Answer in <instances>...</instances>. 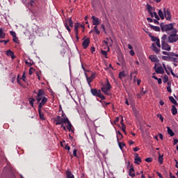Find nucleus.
Wrapping results in <instances>:
<instances>
[{
  "instance_id": "28",
  "label": "nucleus",
  "mask_w": 178,
  "mask_h": 178,
  "mask_svg": "<svg viewBox=\"0 0 178 178\" xmlns=\"http://www.w3.org/2000/svg\"><path fill=\"white\" fill-rule=\"evenodd\" d=\"M66 178H74V175L72 174V172L67 170L66 172Z\"/></svg>"
},
{
  "instance_id": "22",
  "label": "nucleus",
  "mask_w": 178,
  "mask_h": 178,
  "mask_svg": "<svg viewBox=\"0 0 178 178\" xmlns=\"http://www.w3.org/2000/svg\"><path fill=\"white\" fill-rule=\"evenodd\" d=\"M149 26L150 29L152 30H154V31H161V28H159V26H155L151 24H149Z\"/></svg>"
},
{
  "instance_id": "62",
  "label": "nucleus",
  "mask_w": 178,
  "mask_h": 178,
  "mask_svg": "<svg viewBox=\"0 0 178 178\" xmlns=\"http://www.w3.org/2000/svg\"><path fill=\"white\" fill-rule=\"evenodd\" d=\"M163 55H167L168 56H169L170 52H168V51H163L162 52Z\"/></svg>"
},
{
  "instance_id": "45",
  "label": "nucleus",
  "mask_w": 178,
  "mask_h": 178,
  "mask_svg": "<svg viewBox=\"0 0 178 178\" xmlns=\"http://www.w3.org/2000/svg\"><path fill=\"white\" fill-rule=\"evenodd\" d=\"M65 27L69 33H70V27H69V25L67 24V22L65 23Z\"/></svg>"
},
{
  "instance_id": "40",
  "label": "nucleus",
  "mask_w": 178,
  "mask_h": 178,
  "mask_svg": "<svg viewBox=\"0 0 178 178\" xmlns=\"http://www.w3.org/2000/svg\"><path fill=\"white\" fill-rule=\"evenodd\" d=\"M162 65H163V69H165L167 74H170V72H168V68H167L168 67H166V65L165 64V63H163Z\"/></svg>"
},
{
  "instance_id": "27",
  "label": "nucleus",
  "mask_w": 178,
  "mask_h": 178,
  "mask_svg": "<svg viewBox=\"0 0 178 178\" xmlns=\"http://www.w3.org/2000/svg\"><path fill=\"white\" fill-rule=\"evenodd\" d=\"M108 41H111V43H109L108 41L104 40V42L105 44V45H106L108 47V52L109 51V47H112V39H110Z\"/></svg>"
},
{
  "instance_id": "24",
  "label": "nucleus",
  "mask_w": 178,
  "mask_h": 178,
  "mask_svg": "<svg viewBox=\"0 0 178 178\" xmlns=\"http://www.w3.org/2000/svg\"><path fill=\"white\" fill-rule=\"evenodd\" d=\"M159 163L160 165H162L163 163V154H161V153L159 152Z\"/></svg>"
},
{
  "instance_id": "1",
  "label": "nucleus",
  "mask_w": 178,
  "mask_h": 178,
  "mask_svg": "<svg viewBox=\"0 0 178 178\" xmlns=\"http://www.w3.org/2000/svg\"><path fill=\"white\" fill-rule=\"evenodd\" d=\"M35 94H37L36 96V101L38 104V113L39 116L41 120H45V115H44V113L41 112V109H42V106L45 105L48 102V98L44 97L45 95V90L44 89H39L38 92H34Z\"/></svg>"
},
{
  "instance_id": "59",
  "label": "nucleus",
  "mask_w": 178,
  "mask_h": 178,
  "mask_svg": "<svg viewBox=\"0 0 178 178\" xmlns=\"http://www.w3.org/2000/svg\"><path fill=\"white\" fill-rule=\"evenodd\" d=\"M148 12L151 16V17H154V15H153V13H152V9H150V10H148Z\"/></svg>"
},
{
  "instance_id": "38",
  "label": "nucleus",
  "mask_w": 178,
  "mask_h": 178,
  "mask_svg": "<svg viewBox=\"0 0 178 178\" xmlns=\"http://www.w3.org/2000/svg\"><path fill=\"white\" fill-rule=\"evenodd\" d=\"M118 143L120 149H123V147H126V144H124V143L119 142V141Z\"/></svg>"
},
{
  "instance_id": "46",
  "label": "nucleus",
  "mask_w": 178,
  "mask_h": 178,
  "mask_svg": "<svg viewBox=\"0 0 178 178\" xmlns=\"http://www.w3.org/2000/svg\"><path fill=\"white\" fill-rule=\"evenodd\" d=\"M65 27L69 33H70V27H69V25L67 24V22L65 23Z\"/></svg>"
},
{
  "instance_id": "9",
  "label": "nucleus",
  "mask_w": 178,
  "mask_h": 178,
  "mask_svg": "<svg viewBox=\"0 0 178 178\" xmlns=\"http://www.w3.org/2000/svg\"><path fill=\"white\" fill-rule=\"evenodd\" d=\"M23 3L25 5V6H27L29 9L31 8H34L37 3H35V1L34 0H25L23 1Z\"/></svg>"
},
{
  "instance_id": "26",
  "label": "nucleus",
  "mask_w": 178,
  "mask_h": 178,
  "mask_svg": "<svg viewBox=\"0 0 178 178\" xmlns=\"http://www.w3.org/2000/svg\"><path fill=\"white\" fill-rule=\"evenodd\" d=\"M167 130H168V134L170 136V137H173V136H175V132H173V130H172L170 127H168Z\"/></svg>"
},
{
  "instance_id": "32",
  "label": "nucleus",
  "mask_w": 178,
  "mask_h": 178,
  "mask_svg": "<svg viewBox=\"0 0 178 178\" xmlns=\"http://www.w3.org/2000/svg\"><path fill=\"white\" fill-rule=\"evenodd\" d=\"M93 31L97 34V35H99L101 34V31H99V29H98V26H95Z\"/></svg>"
},
{
  "instance_id": "31",
  "label": "nucleus",
  "mask_w": 178,
  "mask_h": 178,
  "mask_svg": "<svg viewBox=\"0 0 178 178\" xmlns=\"http://www.w3.org/2000/svg\"><path fill=\"white\" fill-rule=\"evenodd\" d=\"M169 99H170V102H172V104H174V105H177V102L176 101V99H175V98L173 97L170 96Z\"/></svg>"
},
{
  "instance_id": "58",
  "label": "nucleus",
  "mask_w": 178,
  "mask_h": 178,
  "mask_svg": "<svg viewBox=\"0 0 178 178\" xmlns=\"http://www.w3.org/2000/svg\"><path fill=\"white\" fill-rule=\"evenodd\" d=\"M65 149H67V151H70V146L69 145H65Z\"/></svg>"
},
{
  "instance_id": "56",
  "label": "nucleus",
  "mask_w": 178,
  "mask_h": 178,
  "mask_svg": "<svg viewBox=\"0 0 178 178\" xmlns=\"http://www.w3.org/2000/svg\"><path fill=\"white\" fill-rule=\"evenodd\" d=\"M122 130L126 134V125H122Z\"/></svg>"
},
{
  "instance_id": "34",
  "label": "nucleus",
  "mask_w": 178,
  "mask_h": 178,
  "mask_svg": "<svg viewBox=\"0 0 178 178\" xmlns=\"http://www.w3.org/2000/svg\"><path fill=\"white\" fill-rule=\"evenodd\" d=\"M169 56H170V59H172V58H175V57L178 58V54L174 52H170Z\"/></svg>"
},
{
  "instance_id": "49",
  "label": "nucleus",
  "mask_w": 178,
  "mask_h": 178,
  "mask_svg": "<svg viewBox=\"0 0 178 178\" xmlns=\"http://www.w3.org/2000/svg\"><path fill=\"white\" fill-rule=\"evenodd\" d=\"M10 35H12V37H13V38L16 37V32H15V31H11L10 32Z\"/></svg>"
},
{
  "instance_id": "54",
  "label": "nucleus",
  "mask_w": 178,
  "mask_h": 178,
  "mask_svg": "<svg viewBox=\"0 0 178 178\" xmlns=\"http://www.w3.org/2000/svg\"><path fill=\"white\" fill-rule=\"evenodd\" d=\"M22 80H23V81H26V73H23L22 76Z\"/></svg>"
},
{
  "instance_id": "18",
  "label": "nucleus",
  "mask_w": 178,
  "mask_h": 178,
  "mask_svg": "<svg viewBox=\"0 0 178 178\" xmlns=\"http://www.w3.org/2000/svg\"><path fill=\"white\" fill-rule=\"evenodd\" d=\"M65 120H66L65 123H67V129L68 131H71L72 133H73V129H72V123L69 120V118L66 119Z\"/></svg>"
},
{
  "instance_id": "50",
  "label": "nucleus",
  "mask_w": 178,
  "mask_h": 178,
  "mask_svg": "<svg viewBox=\"0 0 178 178\" xmlns=\"http://www.w3.org/2000/svg\"><path fill=\"white\" fill-rule=\"evenodd\" d=\"M170 60L172 61V62H176V63H177L178 61V58H175V57H172L171 58H170Z\"/></svg>"
},
{
  "instance_id": "51",
  "label": "nucleus",
  "mask_w": 178,
  "mask_h": 178,
  "mask_svg": "<svg viewBox=\"0 0 178 178\" xmlns=\"http://www.w3.org/2000/svg\"><path fill=\"white\" fill-rule=\"evenodd\" d=\"M102 55L106 56V58H108V57H106V55H108V51H104V50H102Z\"/></svg>"
},
{
  "instance_id": "21",
  "label": "nucleus",
  "mask_w": 178,
  "mask_h": 178,
  "mask_svg": "<svg viewBox=\"0 0 178 178\" xmlns=\"http://www.w3.org/2000/svg\"><path fill=\"white\" fill-rule=\"evenodd\" d=\"M7 56H10L12 59H15V53L12 51L11 50H7L6 52Z\"/></svg>"
},
{
  "instance_id": "12",
  "label": "nucleus",
  "mask_w": 178,
  "mask_h": 178,
  "mask_svg": "<svg viewBox=\"0 0 178 178\" xmlns=\"http://www.w3.org/2000/svg\"><path fill=\"white\" fill-rule=\"evenodd\" d=\"M161 49H163L164 51H170L172 48L170 47V45L165 42L161 43Z\"/></svg>"
},
{
  "instance_id": "20",
  "label": "nucleus",
  "mask_w": 178,
  "mask_h": 178,
  "mask_svg": "<svg viewBox=\"0 0 178 178\" xmlns=\"http://www.w3.org/2000/svg\"><path fill=\"white\" fill-rule=\"evenodd\" d=\"M88 45H90V39L86 38L85 40L83 42V47L84 49H87L88 48Z\"/></svg>"
},
{
  "instance_id": "17",
  "label": "nucleus",
  "mask_w": 178,
  "mask_h": 178,
  "mask_svg": "<svg viewBox=\"0 0 178 178\" xmlns=\"http://www.w3.org/2000/svg\"><path fill=\"white\" fill-rule=\"evenodd\" d=\"M149 59H150V60H152L154 63H158V62H159V59L158 58L156 55H151V56H149Z\"/></svg>"
},
{
  "instance_id": "23",
  "label": "nucleus",
  "mask_w": 178,
  "mask_h": 178,
  "mask_svg": "<svg viewBox=\"0 0 178 178\" xmlns=\"http://www.w3.org/2000/svg\"><path fill=\"white\" fill-rule=\"evenodd\" d=\"M117 134V141L119 142V140H122L123 138V135L119 131L116 132Z\"/></svg>"
},
{
  "instance_id": "25",
  "label": "nucleus",
  "mask_w": 178,
  "mask_h": 178,
  "mask_svg": "<svg viewBox=\"0 0 178 178\" xmlns=\"http://www.w3.org/2000/svg\"><path fill=\"white\" fill-rule=\"evenodd\" d=\"M158 14L159 16L161 17V20H163V19H165V14L163 13V11H162V10H159Z\"/></svg>"
},
{
  "instance_id": "57",
  "label": "nucleus",
  "mask_w": 178,
  "mask_h": 178,
  "mask_svg": "<svg viewBox=\"0 0 178 178\" xmlns=\"http://www.w3.org/2000/svg\"><path fill=\"white\" fill-rule=\"evenodd\" d=\"M143 90H144V88H143L141 92H140L141 95H145V94H147V90L144 91Z\"/></svg>"
},
{
  "instance_id": "41",
  "label": "nucleus",
  "mask_w": 178,
  "mask_h": 178,
  "mask_svg": "<svg viewBox=\"0 0 178 178\" xmlns=\"http://www.w3.org/2000/svg\"><path fill=\"white\" fill-rule=\"evenodd\" d=\"M168 80H169V76H168V75H165L163 79V83H168Z\"/></svg>"
},
{
  "instance_id": "37",
  "label": "nucleus",
  "mask_w": 178,
  "mask_h": 178,
  "mask_svg": "<svg viewBox=\"0 0 178 178\" xmlns=\"http://www.w3.org/2000/svg\"><path fill=\"white\" fill-rule=\"evenodd\" d=\"M34 102H35V99L29 98V104L31 105V106H34Z\"/></svg>"
},
{
  "instance_id": "8",
  "label": "nucleus",
  "mask_w": 178,
  "mask_h": 178,
  "mask_svg": "<svg viewBox=\"0 0 178 178\" xmlns=\"http://www.w3.org/2000/svg\"><path fill=\"white\" fill-rule=\"evenodd\" d=\"M127 168L129 169V175L131 177H136V171L133 165H130V162L127 163Z\"/></svg>"
},
{
  "instance_id": "4",
  "label": "nucleus",
  "mask_w": 178,
  "mask_h": 178,
  "mask_svg": "<svg viewBox=\"0 0 178 178\" xmlns=\"http://www.w3.org/2000/svg\"><path fill=\"white\" fill-rule=\"evenodd\" d=\"M172 33L168 38V42L173 43L177 42L178 41V35L177 29H173L171 32Z\"/></svg>"
},
{
  "instance_id": "30",
  "label": "nucleus",
  "mask_w": 178,
  "mask_h": 178,
  "mask_svg": "<svg viewBox=\"0 0 178 178\" xmlns=\"http://www.w3.org/2000/svg\"><path fill=\"white\" fill-rule=\"evenodd\" d=\"M6 36V33L3 32V29H0V38H5Z\"/></svg>"
},
{
  "instance_id": "14",
  "label": "nucleus",
  "mask_w": 178,
  "mask_h": 178,
  "mask_svg": "<svg viewBox=\"0 0 178 178\" xmlns=\"http://www.w3.org/2000/svg\"><path fill=\"white\" fill-rule=\"evenodd\" d=\"M156 73H158L159 74H163L165 73V70H163V67L162 66L160 67H154Z\"/></svg>"
},
{
  "instance_id": "19",
  "label": "nucleus",
  "mask_w": 178,
  "mask_h": 178,
  "mask_svg": "<svg viewBox=\"0 0 178 178\" xmlns=\"http://www.w3.org/2000/svg\"><path fill=\"white\" fill-rule=\"evenodd\" d=\"M80 27H84V26H83L79 23H75L74 30L76 33V35H77L79 34V29H80Z\"/></svg>"
},
{
  "instance_id": "13",
  "label": "nucleus",
  "mask_w": 178,
  "mask_h": 178,
  "mask_svg": "<svg viewBox=\"0 0 178 178\" xmlns=\"http://www.w3.org/2000/svg\"><path fill=\"white\" fill-rule=\"evenodd\" d=\"M92 19L93 26H98L99 24H101V19H99V18L96 17L95 16H92Z\"/></svg>"
},
{
  "instance_id": "29",
  "label": "nucleus",
  "mask_w": 178,
  "mask_h": 178,
  "mask_svg": "<svg viewBox=\"0 0 178 178\" xmlns=\"http://www.w3.org/2000/svg\"><path fill=\"white\" fill-rule=\"evenodd\" d=\"M171 112L172 115H177V108L175 106H172Z\"/></svg>"
},
{
  "instance_id": "47",
  "label": "nucleus",
  "mask_w": 178,
  "mask_h": 178,
  "mask_svg": "<svg viewBox=\"0 0 178 178\" xmlns=\"http://www.w3.org/2000/svg\"><path fill=\"white\" fill-rule=\"evenodd\" d=\"M73 156H75L76 158H79V156H77V149H74L73 150Z\"/></svg>"
},
{
  "instance_id": "64",
  "label": "nucleus",
  "mask_w": 178,
  "mask_h": 178,
  "mask_svg": "<svg viewBox=\"0 0 178 178\" xmlns=\"http://www.w3.org/2000/svg\"><path fill=\"white\" fill-rule=\"evenodd\" d=\"M159 104H160L161 106H163V105H165V102H163V100H160V101H159Z\"/></svg>"
},
{
  "instance_id": "7",
  "label": "nucleus",
  "mask_w": 178,
  "mask_h": 178,
  "mask_svg": "<svg viewBox=\"0 0 178 178\" xmlns=\"http://www.w3.org/2000/svg\"><path fill=\"white\" fill-rule=\"evenodd\" d=\"M161 30L162 31H173V30H176V29H175L173 27V24H165V25H163L161 26Z\"/></svg>"
},
{
  "instance_id": "60",
  "label": "nucleus",
  "mask_w": 178,
  "mask_h": 178,
  "mask_svg": "<svg viewBox=\"0 0 178 178\" xmlns=\"http://www.w3.org/2000/svg\"><path fill=\"white\" fill-rule=\"evenodd\" d=\"M129 54H130V56H134V55H135V53H134V50H131V51H129Z\"/></svg>"
},
{
  "instance_id": "10",
  "label": "nucleus",
  "mask_w": 178,
  "mask_h": 178,
  "mask_svg": "<svg viewBox=\"0 0 178 178\" xmlns=\"http://www.w3.org/2000/svg\"><path fill=\"white\" fill-rule=\"evenodd\" d=\"M163 14L164 18L166 19V20H168V22L172 20V13H170V10H169V9L163 8Z\"/></svg>"
},
{
  "instance_id": "44",
  "label": "nucleus",
  "mask_w": 178,
  "mask_h": 178,
  "mask_svg": "<svg viewBox=\"0 0 178 178\" xmlns=\"http://www.w3.org/2000/svg\"><path fill=\"white\" fill-rule=\"evenodd\" d=\"M34 72V68L33 67H30L29 70V76H31V74H33V72Z\"/></svg>"
},
{
  "instance_id": "35",
  "label": "nucleus",
  "mask_w": 178,
  "mask_h": 178,
  "mask_svg": "<svg viewBox=\"0 0 178 178\" xmlns=\"http://www.w3.org/2000/svg\"><path fill=\"white\" fill-rule=\"evenodd\" d=\"M166 40H168V35H163L161 38V44L166 42Z\"/></svg>"
},
{
  "instance_id": "55",
  "label": "nucleus",
  "mask_w": 178,
  "mask_h": 178,
  "mask_svg": "<svg viewBox=\"0 0 178 178\" xmlns=\"http://www.w3.org/2000/svg\"><path fill=\"white\" fill-rule=\"evenodd\" d=\"M162 59L163 60H169V57L166 56H163Z\"/></svg>"
},
{
  "instance_id": "36",
  "label": "nucleus",
  "mask_w": 178,
  "mask_h": 178,
  "mask_svg": "<svg viewBox=\"0 0 178 178\" xmlns=\"http://www.w3.org/2000/svg\"><path fill=\"white\" fill-rule=\"evenodd\" d=\"M123 77H126V74L122 71L119 73V79H122Z\"/></svg>"
},
{
  "instance_id": "52",
  "label": "nucleus",
  "mask_w": 178,
  "mask_h": 178,
  "mask_svg": "<svg viewBox=\"0 0 178 178\" xmlns=\"http://www.w3.org/2000/svg\"><path fill=\"white\" fill-rule=\"evenodd\" d=\"M92 140L93 141V144H95L97 143V140L95 139V136L91 135Z\"/></svg>"
},
{
  "instance_id": "16",
  "label": "nucleus",
  "mask_w": 178,
  "mask_h": 178,
  "mask_svg": "<svg viewBox=\"0 0 178 178\" xmlns=\"http://www.w3.org/2000/svg\"><path fill=\"white\" fill-rule=\"evenodd\" d=\"M134 156H135L134 163H136V165H140L141 162V157H140V156L137 153H136Z\"/></svg>"
},
{
  "instance_id": "61",
  "label": "nucleus",
  "mask_w": 178,
  "mask_h": 178,
  "mask_svg": "<svg viewBox=\"0 0 178 178\" xmlns=\"http://www.w3.org/2000/svg\"><path fill=\"white\" fill-rule=\"evenodd\" d=\"M61 125V127L65 131H66V127H65V123L60 124Z\"/></svg>"
},
{
  "instance_id": "6",
  "label": "nucleus",
  "mask_w": 178,
  "mask_h": 178,
  "mask_svg": "<svg viewBox=\"0 0 178 178\" xmlns=\"http://www.w3.org/2000/svg\"><path fill=\"white\" fill-rule=\"evenodd\" d=\"M146 33L148 34L149 37H150L152 41L153 42H156V45L158 47V48H161V40H159V38L152 35V34L149 32Z\"/></svg>"
},
{
  "instance_id": "2",
  "label": "nucleus",
  "mask_w": 178,
  "mask_h": 178,
  "mask_svg": "<svg viewBox=\"0 0 178 178\" xmlns=\"http://www.w3.org/2000/svg\"><path fill=\"white\" fill-rule=\"evenodd\" d=\"M66 115L62 111V118L60 115H56L53 118L54 122L56 123V126H59V124H62V123H66Z\"/></svg>"
},
{
  "instance_id": "11",
  "label": "nucleus",
  "mask_w": 178,
  "mask_h": 178,
  "mask_svg": "<svg viewBox=\"0 0 178 178\" xmlns=\"http://www.w3.org/2000/svg\"><path fill=\"white\" fill-rule=\"evenodd\" d=\"M96 76H97V73H95V72L92 73L90 76H86V79H87L88 86H91V83H92V80H94V79H95Z\"/></svg>"
},
{
  "instance_id": "63",
  "label": "nucleus",
  "mask_w": 178,
  "mask_h": 178,
  "mask_svg": "<svg viewBox=\"0 0 178 178\" xmlns=\"http://www.w3.org/2000/svg\"><path fill=\"white\" fill-rule=\"evenodd\" d=\"M0 42H4V44H6L9 42V40H0Z\"/></svg>"
},
{
  "instance_id": "48",
  "label": "nucleus",
  "mask_w": 178,
  "mask_h": 178,
  "mask_svg": "<svg viewBox=\"0 0 178 178\" xmlns=\"http://www.w3.org/2000/svg\"><path fill=\"white\" fill-rule=\"evenodd\" d=\"M157 118H159L160 120L163 122V117L161 114H157Z\"/></svg>"
},
{
  "instance_id": "43",
  "label": "nucleus",
  "mask_w": 178,
  "mask_h": 178,
  "mask_svg": "<svg viewBox=\"0 0 178 178\" xmlns=\"http://www.w3.org/2000/svg\"><path fill=\"white\" fill-rule=\"evenodd\" d=\"M13 41L15 42L16 44H19V39L17 38V36H15L13 38Z\"/></svg>"
},
{
  "instance_id": "39",
  "label": "nucleus",
  "mask_w": 178,
  "mask_h": 178,
  "mask_svg": "<svg viewBox=\"0 0 178 178\" xmlns=\"http://www.w3.org/2000/svg\"><path fill=\"white\" fill-rule=\"evenodd\" d=\"M168 87H167V91L168 92H172V88L170 87V82H168Z\"/></svg>"
},
{
  "instance_id": "15",
  "label": "nucleus",
  "mask_w": 178,
  "mask_h": 178,
  "mask_svg": "<svg viewBox=\"0 0 178 178\" xmlns=\"http://www.w3.org/2000/svg\"><path fill=\"white\" fill-rule=\"evenodd\" d=\"M151 49H152V51L155 52V54H159L161 52V49H159L156 47V44H155V43H152V47H151Z\"/></svg>"
},
{
  "instance_id": "5",
  "label": "nucleus",
  "mask_w": 178,
  "mask_h": 178,
  "mask_svg": "<svg viewBox=\"0 0 178 178\" xmlns=\"http://www.w3.org/2000/svg\"><path fill=\"white\" fill-rule=\"evenodd\" d=\"M91 94L94 97H97L98 98H101L102 99H105V96L102 95L101 90H97V88H93L90 90Z\"/></svg>"
},
{
  "instance_id": "53",
  "label": "nucleus",
  "mask_w": 178,
  "mask_h": 178,
  "mask_svg": "<svg viewBox=\"0 0 178 178\" xmlns=\"http://www.w3.org/2000/svg\"><path fill=\"white\" fill-rule=\"evenodd\" d=\"M145 162H152V158L151 157H148L147 159H145Z\"/></svg>"
},
{
  "instance_id": "3",
  "label": "nucleus",
  "mask_w": 178,
  "mask_h": 178,
  "mask_svg": "<svg viewBox=\"0 0 178 178\" xmlns=\"http://www.w3.org/2000/svg\"><path fill=\"white\" fill-rule=\"evenodd\" d=\"M106 84L101 88V91H102L105 95H111L109 91L112 89V85H111L108 79H106Z\"/></svg>"
},
{
  "instance_id": "42",
  "label": "nucleus",
  "mask_w": 178,
  "mask_h": 178,
  "mask_svg": "<svg viewBox=\"0 0 178 178\" xmlns=\"http://www.w3.org/2000/svg\"><path fill=\"white\" fill-rule=\"evenodd\" d=\"M152 15H153V17H155L156 20H159V16H158V14H156V12L152 13Z\"/></svg>"
},
{
  "instance_id": "33",
  "label": "nucleus",
  "mask_w": 178,
  "mask_h": 178,
  "mask_svg": "<svg viewBox=\"0 0 178 178\" xmlns=\"http://www.w3.org/2000/svg\"><path fill=\"white\" fill-rule=\"evenodd\" d=\"M65 23H67V24L70 26V27H73V21H72V19H69L65 22Z\"/></svg>"
}]
</instances>
